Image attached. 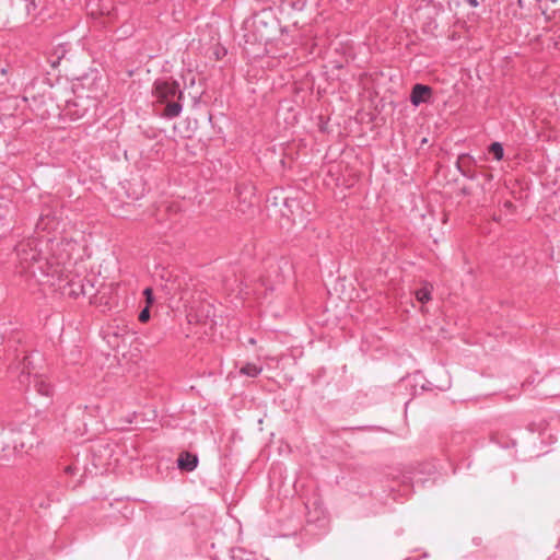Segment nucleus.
Here are the masks:
<instances>
[{
  "label": "nucleus",
  "mask_w": 560,
  "mask_h": 560,
  "mask_svg": "<svg viewBox=\"0 0 560 560\" xmlns=\"http://www.w3.org/2000/svg\"><path fill=\"white\" fill-rule=\"evenodd\" d=\"M83 246L73 240H62L54 247V258L63 266L77 261L82 257Z\"/></svg>",
  "instance_id": "1"
},
{
  "label": "nucleus",
  "mask_w": 560,
  "mask_h": 560,
  "mask_svg": "<svg viewBox=\"0 0 560 560\" xmlns=\"http://www.w3.org/2000/svg\"><path fill=\"white\" fill-rule=\"evenodd\" d=\"M154 95L160 102H168L176 95L182 97V92L178 90L176 82L156 81L154 85Z\"/></svg>",
  "instance_id": "2"
},
{
  "label": "nucleus",
  "mask_w": 560,
  "mask_h": 560,
  "mask_svg": "<svg viewBox=\"0 0 560 560\" xmlns=\"http://www.w3.org/2000/svg\"><path fill=\"white\" fill-rule=\"evenodd\" d=\"M16 256L23 270H27L32 262L36 260V252L30 243L20 244L16 247Z\"/></svg>",
  "instance_id": "3"
},
{
  "label": "nucleus",
  "mask_w": 560,
  "mask_h": 560,
  "mask_svg": "<svg viewBox=\"0 0 560 560\" xmlns=\"http://www.w3.org/2000/svg\"><path fill=\"white\" fill-rule=\"evenodd\" d=\"M432 96V89L428 85L423 84H416L412 88L411 94H410V102L415 106H419L422 103H427L430 101Z\"/></svg>",
  "instance_id": "4"
},
{
  "label": "nucleus",
  "mask_w": 560,
  "mask_h": 560,
  "mask_svg": "<svg viewBox=\"0 0 560 560\" xmlns=\"http://www.w3.org/2000/svg\"><path fill=\"white\" fill-rule=\"evenodd\" d=\"M178 467L180 469L191 471L197 467L198 458L196 455L190 453H182L178 457Z\"/></svg>",
  "instance_id": "5"
},
{
  "label": "nucleus",
  "mask_w": 560,
  "mask_h": 560,
  "mask_svg": "<svg viewBox=\"0 0 560 560\" xmlns=\"http://www.w3.org/2000/svg\"><path fill=\"white\" fill-rule=\"evenodd\" d=\"M48 0H26V9L30 14L39 15L47 9Z\"/></svg>",
  "instance_id": "6"
},
{
  "label": "nucleus",
  "mask_w": 560,
  "mask_h": 560,
  "mask_svg": "<svg viewBox=\"0 0 560 560\" xmlns=\"http://www.w3.org/2000/svg\"><path fill=\"white\" fill-rule=\"evenodd\" d=\"M180 110L182 106L179 103L168 101L164 109V116L167 118H174L179 115Z\"/></svg>",
  "instance_id": "7"
},
{
  "label": "nucleus",
  "mask_w": 560,
  "mask_h": 560,
  "mask_svg": "<svg viewBox=\"0 0 560 560\" xmlns=\"http://www.w3.org/2000/svg\"><path fill=\"white\" fill-rule=\"evenodd\" d=\"M431 285H424L423 288L417 290L416 299L421 303H427L431 300Z\"/></svg>",
  "instance_id": "8"
},
{
  "label": "nucleus",
  "mask_w": 560,
  "mask_h": 560,
  "mask_svg": "<svg viewBox=\"0 0 560 560\" xmlns=\"http://www.w3.org/2000/svg\"><path fill=\"white\" fill-rule=\"evenodd\" d=\"M260 372H261V368L257 366L256 364H253V363H247L246 365H244L241 369L242 374L250 376V377H255V376L259 375Z\"/></svg>",
  "instance_id": "9"
},
{
  "label": "nucleus",
  "mask_w": 560,
  "mask_h": 560,
  "mask_svg": "<svg viewBox=\"0 0 560 560\" xmlns=\"http://www.w3.org/2000/svg\"><path fill=\"white\" fill-rule=\"evenodd\" d=\"M490 153L493 154L494 159L500 161L503 158V147L499 142H493L489 148Z\"/></svg>",
  "instance_id": "10"
},
{
  "label": "nucleus",
  "mask_w": 560,
  "mask_h": 560,
  "mask_svg": "<svg viewBox=\"0 0 560 560\" xmlns=\"http://www.w3.org/2000/svg\"><path fill=\"white\" fill-rule=\"evenodd\" d=\"M8 72H9V65L7 62L2 61L1 66H0V85H2L9 81Z\"/></svg>",
  "instance_id": "11"
},
{
  "label": "nucleus",
  "mask_w": 560,
  "mask_h": 560,
  "mask_svg": "<svg viewBox=\"0 0 560 560\" xmlns=\"http://www.w3.org/2000/svg\"><path fill=\"white\" fill-rule=\"evenodd\" d=\"M150 318V311H149V306H147L144 310H142L139 314V320L142 322V323H145L148 322Z\"/></svg>",
  "instance_id": "12"
},
{
  "label": "nucleus",
  "mask_w": 560,
  "mask_h": 560,
  "mask_svg": "<svg viewBox=\"0 0 560 560\" xmlns=\"http://www.w3.org/2000/svg\"><path fill=\"white\" fill-rule=\"evenodd\" d=\"M147 299V306H150L153 302V291L151 288H147L143 292Z\"/></svg>",
  "instance_id": "13"
},
{
  "label": "nucleus",
  "mask_w": 560,
  "mask_h": 560,
  "mask_svg": "<svg viewBox=\"0 0 560 560\" xmlns=\"http://www.w3.org/2000/svg\"><path fill=\"white\" fill-rule=\"evenodd\" d=\"M465 3L468 4L471 8H477L479 5L478 0H465Z\"/></svg>",
  "instance_id": "14"
},
{
  "label": "nucleus",
  "mask_w": 560,
  "mask_h": 560,
  "mask_svg": "<svg viewBox=\"0 0 560 560\" xmlns=\"http://www.w3.org/2000/svg\"><path fill=\"white\" fill-rule=\"evenodd\" d=\"M108 9H109V8H108V5H106V7L102 8V10H101V12H100V13H101V14H104L105 12H107V11H108Z\"/></svg>",
  "instance_id": "15"
},
{
  "label": "nucleus",
  "mask_w": 560,
  "mask_h": 560,
  "mask_svg": "<svg viewBox=\"0 0 560 560\" xmlns=\"http://www.w3.org/2000/svg\"><path fill=\"white\" fill-rule=\"evenodd\" d=\"M60 272H61V271H59V270H54V272H51V276H55V273L59 276V275H60Z\"/></svg>",
  "instance_id": "16"
},
{
  "label": "nucleus",
  "mask_w": 560,
  "mask_h": 560,
  "mask_svg": "<svg viewBox=\"0 0 560 560\" xmlns=\"http://www.w3.org/2000/svg\"><path fill=\"white\" fill-rule=\"evenodd\" d=\"M60 272H61V271H59V270H54V272H51V276H55V273L59 276V275H60Z\"/></svg>",
  "instance_id": "17"
},
{
  "label": "nucleus",
  "mask_w": 560,
  "mask_h": 560,
  "mask_svg": "<svg viewBox=\"0 0 560 560\" xmlns=\"http://www.w3.org/2000/svg\"><path fill=\"white\" fill-rule=\"evenodd\" d=\"M524 0H518V3L522 5Z\"/></svg>",
  "instance_id": "18"
}]
</instances>
